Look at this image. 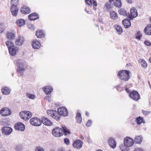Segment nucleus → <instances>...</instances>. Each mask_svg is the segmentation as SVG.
Here are the masks:
<instances>
[{
    "label": "nucleus",
    "instance_id": "nucleus-1",
    "mask_svg": "<svg viewBox=\"0 0 151 151\" xmlns=\"http://www.w3.org/2000/svg\"><path fill=\"white\" fill-rule=\"evenodd\" d=\"M118 77L121 80L127 81L129 79V72L126 70L120 71L118 74Z\"/></svg>",
    "mask_w": 151,
    "mask_h": 151
},
{
    "label": "nucleus",
    "instance_id": "nucleus-2",
    "mask_svg": "<svg viewBox=\"0 0 151 151\" xmlns=\"http://www.w3.org/2000/svg\"><path fill=\"white\" fill-rule=\"evenodd\" d=\"M18 0H12L11 4L12 5L11 10L12 14L14 16H16L17 14L18 9L17 8V5L18 4Z\"/></svg>",
    "mask_w": 151,
    "mask_h": 151
},
{
    "label": "nucleus",
    "instance_id": "nucleus-3",
    "mask_svg": "<svg viewBox=\"0 0 151 151\" xmlns=\"http://www.w3.org/2000/svg\"><path fill=\"white\" fill-rule=\"evenodd\" d=\"M19 115L22 119L26 121L29 120L32 116V114L29 111H24L20 112Z\"/></svg>",
    "mask_w": 151,
    "mask_h": 151
},
{
    "label": "nucleus",
    "instance_id": "nucleus-4",
    "mask_svg": "<svg viewBox=\"0 0 151 151\" xmlns=\"http://www.w3.org/2000/svg\"><path fill=\"white\" fill-rule=\"evenodd\" d=\"M64 132L62 128L57 127L54 128L52 131V135L57 137H60L63 135Z\"/></svg>",
    "mask_w": 151,
    "mask_h": 151
},
{
    "label": "nucleus",
    "instance_id": "nucleus-5",
    "mask_svg": "<svg viewBox=\"0 0 151 151\" xmlns=\"http://www.w3.org/2000/svg\"><path fill=\"white\" fill-rule=\"evenodd\" d=\"M47 113L49 116L56 120H58L60 119V116L55 111L52 110H47Z\"/></svg>",
    "mask_w": 151,
    "mask_h": 151
},
{
    "label": "nucleus",
    "instance_id": "nucleus-6",
    "mask_svg": "<svg viewBox=\"0 0 151 151\" xmlns=\"http://www.w3.org/2000/svg\"><path fill=\"white\" fill-rule=\"evenodd\" d=\"M134 144V140L131 138L126 137L124 138V144L127 147H132Z\"/></svg>",
    "mask_w": 151,
    "mask_h": 151
},
{
    "label": "nucleus",
    "instance_id": "nucleus-7",
    "mask_svg": "<svg viewBox=\"0 0 151 151\" xmlns=\"http://www.w3.org/2000/svg\"><path fill=\"white\" fill-rule=\"evenodd\" d=\"M58 114L60 115L66 116L68 115V111L66 108L64 107H60L58 109Z\"/></svg>",
    "mask_w": 151,
    "mask_h": 151
},
{
    "label": "nucleus",
    "instance_id": "nucleus-8",
    "mask_svg": "<svg viewBox=\"0 0 151 151\" xmlns=\"http://www.w3.org/2000/svg\"><path fill=\"white\" fill-rule=\"evenodd\" d=\"M30 122L32 125L36 126H40L41 124V121L39 118L37 117L31 118Z\"/></svg>",
    "mask_w": 151,
    "mask_h": 151
},
{
    "label": "nucleus",
    "instance_id": "nucleus-9",
    "mask_svg": "<svg viewBox=\"0 0 151 151\" xmlns=\"http://www.w3.org/2000/svg\"><path fill=\"white\" fill-rule=\"evenodd\" d=\"M0 114L3 116H7L11 114V110L8 108L5 107L2 108L0 111Z\"/></svg>",
    "mask_w": 151,
    "mask_h": 151
},
{
    "label": "nucleus",
    "instance_id": "nucleus-10",
    "mask_svg": "<svg viewBox=\"0 0 151 151\" xmlns=\"http://www.w3.org/2000/svg\"><path fill=\"white\" fill-rule=\"evenodd\" d=\"M130 97L134 100L137 101L140 98V96L136 91H133L129 95Z\"/></svg>",
    "mask_w": 151,
    "mask_h": 151
},
{
    "label": "nucleus",
    "instance_id": "nucleus-11",
    "mask_svg": "<svg viewBox=\"0 0 151 151\" xmlns=\"http://www.w3.org/2000/svg\"><path fill=\"white\" fill-rule=\"evenodd\" d=\"M83 142L80 140L78 139L74 141L73 144V147L77 149H80L82 146Z\"/></svg>",
    "mask_w": 151,
    "mask_h": 151
},
{
    "label": "nucleus",
    "instance_id": "nucleus-12",
    "mask_svg": "<svg viewBox=\"0 0 151 151\" xmlns=\"http://www.w3.org/2000/svg\"><path fill=\"white\" fill-rule=\"evenodd\" d=\"M45 125L47 126H50L52 125V122L48 118L43 116L42 118L41 122Z\"/></svg>",
    "mask_w": 151,
    "mask_h": 151
},
{
    "label": "nucleus",
    "instance_id": "nucleus-13",
    "mask_svg": "<svg viewBox=\"0 0 151 151\" xmlns=\"http://www.w3.org/2000/svg\"><path fill=\"white\" fill-rule=\"evenodd\" d=\"M2 133L7 135L10 134L12 131V129L10 127H4L2 129Z\"/></svg>",
    "mask_w": 151,
    "mask_h": 151
},
{
    "label": "nucleus",
    "instance_id": "nucleus-14",
    "mask_svg": "<svg viewBox=\"0 0 151 151\" xmlns=\"http://www.w3.org/2000/svg\"><path fill=\"white\" fill-rule=\"evenodd\" d=\"M15 129L18 131H23L25 129L24 125L21 122L16 124L14 126Z\"/></svg>",
    "mask_w": 151,
    "mask_h": 151
},
{
    "label": "nucleus",
    "instance_id": "nucleus-15",
    "mask_svg": "<svg viewBox=\"0 0 151 151\" xmlns=\"http://www.w3.org/2000/svg\"><path fill=\"white\" fill-rule=\"evenodd\" d=\"M18 50V48L14 45L12 47H9V53L11 55L13 56L15 55L16 54Z\"/></svg>",
    "mask_w": 151,
    "mask_h": 151
},
{
    "label": "nucleus",
    "instance_id": "nucleus-16",
    "mask_svg": "<svg viewBox=\"0 0 151 151\" xmlns=\"http://www.w3.org/2000/svg\"><path fill=\"white\" fill-rule=\"evenodd\" d=\"M130 17L132 18H135L138 15L137 10L135 8H132L130 9Z\"/></svg>",
    "mask_w": 151,
    "mask_h": 151
},
{
    "label": "nucleus",
    "instance_id": "nucleus-17",
    "mask_svg": "<svg viewBox=\"0 0 151 151\" xmlns=\"http://www.w3.org/2000/svg\"><path fill=\"white\" fill-rule=\"evenodd\" d=\"M32 45L34 49H36L39 48L41 46V44L40 42L36 40L32 41Z\"/></svg>",
    "mask_w": 151,
    "mask_h": 151
},
{
    "label": "nucleus",
    "instance_id": "nucleus-18",
    "mask_svg": "<svg viewBox=\"0 0 151 151\" xmlns=\"http://www.w3.org/2000/svg\"><path fill=\"white\" fill-rule=\"evenodd\" d=\"M109 145L113 148H114L116 146V143L115 140L112 138H110L109 140Z\"/></svg>",
    "mask_w": 151,
    "mask_h": 151
},
{
    "label": "nucleus",
    "instance_id": "nucleus-19",
    "mask_svg": "<svg viewBox=\"0 0 151 151\" xmlns=\"http://www.w3.org/2000/svg\"><path fill=\"white\" fill-rule=\"evenodd\" d=\"M122 23L125 28H129L131 26V22L129 19L122 21Z\"/></svg>",
    "mask_w": 151,
    "mask_h": 151
},
{
    "label": "nucleus",
    "instance_id": "nucleus-20",
    "mask_svg": "<svg viewBox=\"0 0 151 151\" xmlns=\"http://www.w3.org/2000/svg\"><path fill=\"white\" fill-rule=\"evenodd\" d=\"M45 92L46 94H50L52 91V88L50 86H46L43 87Z\"/></svg>",
    "mask_w": 151,
    "mask_h": 151
},
{
    "label": "nucleus",
    "instance_id": "nucleus-21",
    "mask_svg": "<svg viewBox=\"0 0 151 151\" xmlns=\"http://www.w3.org/2000/svg\"><path fill=\"white\" fill-rule=\"evenodd\" d=\"M144 31L146 34L150 35H151V25H148L145 28Z\"/></svg>",
    "mask_w": 151,
    "mask_h": 151
},
{
    "label": "nucleus",
    "instance_id": "nucleus-22",
    "mask_svg": "<svg viewBox=\"0 0 151 151\" xmlns=\"http://www.w3.org/2000/svg\"><path fill=\"white\" fill-rule=\"evenodd\" d=\"M110 15L111 18L112 19L116 20L117 19V14L114 11H110Z\"/></svg>",
    "mask_w": 151,
    "mask_h": 151
},
{
    "label": "nucleus",
    "instance_id": "nucleus-23",
    "mask_svg": "<svg viewBox=\"0 0 151 151\" xmlns=\"http://www.w3.org/2000/svg\"><path fill=\"white\" fill-rule=\"evenodd\" d=\"M17 25L19 27L23 26L25 24V21L22 19H18L16 22Z\"/></svg>",
    "mask_w": 151,
    "mask_h": 151
},
{
    "label": "nucleus",
    "instance_id": "nucleus-24",
    "mask_svg": "<svg viewBox=\"0 0 151 151\" xmlns=\"http://www.w3.org/2000/svg\"><path fill=\"white\" fill-rule=\"evenodd\" d=\"M29 19L31 20H34L38 18V15L36 13H33L29 14L28 17Z\"/></svg>",
    "mask_w": 151,
    "mask_h": 151
},
{
    "label": "nucleus",
    "instance_id": "nucleus-25",
    "mask_svg": "<svg viewBox=\"0 0 151 151\" xmlns=\"http://www.w3.org/2000/svg\"><path fill=\"white\" fill-rule=\"evenodd\" d=\"M24 42V38L22 37H19L16 40L15 43L16 45L20 46Z\"/></svg>",
    "mask_w": 151,
    "mask_h": 151
},
{
    "label": "nucleus",
    "instance_id": "nucleus-26",
    "mask_svg": "<svg viewBox=\"0 0 151 151\" xmlns=\"http://www.w3.org/2000/svg\"><path fill=\"white\" fill-rule=\"evenodd\" d=\"M21 12L24 14H29L30 12V10L29 8L24 6L21 8Z\"/></svg>",
    "mask_w": 151,
    "mask_h": 151
},
{
    "label": "nucleus",
    "instance_id": "nucleus-27",
    "mask_svg": "<svg viewBox=\"0 0 151 151\" xmlns=\"http://www.w3.org/2000/svg\"><path fill=\"white\" fill-rule=\"evenodd\" d=\"M44 33L42 30H38L36 33L37 37L39 38H41L44 37Z\"/></svg>",
    "mask_w": 151,
    "mask_h": 151
},
{
    "label": "nucleus",
    "instance_id": "nucleus-28",
    "mask_svg": "<svg viewBox=\"0 0 151 151\" xmlns=\"http://www.w3.org/2000/svg\"><path fill=\"white\" fill-rule=\"evenodd\" d=\"M6 37L8 39L13 40L15 38L14 35L12 33L9 32L7 33Z\"/></svg>",
    "mask_w": 151,
    "mask_h": 151
},
{
    "label": "nucleus",
    "instance_id": "nucleus-29",
    "mask_svg": "<svg viewBox=\"0 0 151 151\" xmlns=\"http://www.w3.org/2000/svg\"><path fill=\"white\" fill-rule=\"evenodd\" d=\"M114 28L119 34H120L123 32V29L122 28L119 26L116 25L114 26Z\"/></svg>",
    "mask_w": 151,
    "mask_h": 151
},
{
    "label": "nucleus",
    "instance_id": "nucleus-30",
    "mask_svg": "<svg viewBox=\"0 0 151 151\" xmlns=\"http://www.w3.org/2000/svg\"><path fill=\"white\" fill-rule=\"evenodd\" d=\"M119 13L120 14L124 16H126L127 14L126 10L122 8L120 9L119 10Z\"/></svg>",
    "mask_w": 151,
    "mask_h": 151
},
{
    "label": "nucleus",
    "instance_id": "nucleus-31",
    "mask_svg": "<svg viewBox=\"0 0 151 151\" xmlns=\"http://www.w3.org/2000/svg\"><path fill=\"white\" fill-rule=\"evenodd\" d=\"M114 4L117 7H120L121 6L122 3L120 0H114Z\"/></svg>",
    "mask_w": 151,
    "mask_h": 151
},
{
    "label": "nucleus",
    "instance_id": "nucleus-32",
    "mask_svg": "<svg viewBox=\"0 0 151 151\" xmlns=\"http://www.w3.org/2000/svg\"><path fill=\"white\" fill-rule=\"evenodd\" d=\"M1 91L3 94L6 95L9 94L10 92V89L7 87L4 88Z\"/></svg>",
    "mask_w": 151,
    "mask_h": 151
},
{
    "label": "nucleus",
    "instance_id": "nucleus-33",
    "mask_svg": "<svg viewBox=\"0 0 151 151\" xmlns=\"http://www.w3.org/2000/svg\"><path fill=\"white\" fill-rule=\"evenodd\" d=\"M62 129L63 130V132H64L63 134V135L64 134L65 135H67L70 133V130L66 127H62Z\"/></svg>",
    "mask_w": 151,
    "mask_h": 151
},
{
    "label": "nucleus",
    "instance_id": "nucleus-34",
    "mask_svg": "<svg viewBox=\"0 0 151 151\" xmlns=\"http://www.w3.org/2000/svg\"><path fill=\"white\" fill-rule=\"evenodd\" d=\"M109 1V2H106L105 4V6L108 9H111L112 8L113 5L111 4V2Z\"/></svg>",
    "mask_w": 151,
    "mask_h": 151
},
{
    "label": "nucleus",
    "instance_id": "nucleus-35",
    "mask_svg": "<svg viewBox=\"0 0 151 151\" xmlns=\"http://www.w3.org/2000/svg\"><path fill=\"white\" fill-rule=\"evenodd\" d=\"M76 119L78 123H80L81 122L82 119L80 113L78 112L76 116Z\"/></svg>",
    "mask_w": 151,
    "mask_h": 151
},
{
    "label": "nucleus",
    "instance_id": "nucleus-36",
    "mask_svg": "<svg viewBox=\"0 0 151 151\" xmlns=\"http://www.w3.org/2000/svg\"><path fill=\"white\" fill-rule=\"evenodd\" d=\"M142 137L141 136H137L135 138V140L137 143H140L142 141Z\"/></svg>",
    "mask_w": 151,
    "mask_h": 151
},
{
    "label": "nucleus",
    "instance_id": "nucleus-37",
    "mask_svg": "<svg viewBox=\"0 0 151 151\" xmlns=\"http://www.w3.org/2000/svg\"><path fill=\"white\" fill-rule=\"evenodd\" d=\"M6 45L8 47L9 49V47H12L14 45V44L13 42L11 41L8 40L6 42Z\"/></svg>",
    "mask_w": 151,
    "mask_h": 151
},
{
    "label": "nucleus",
    "instance_id": "nucleus-38",
    "mask_svg": "<svg viewBox=\"0 0 151 151\" xmlns=\"http://www.w3.org/2000/svg\"><path fill=\"white\" fill-rule=\"evenodd\" d=\"M17 65L18 68H20V67L23 68L24 67V63L21 60H18L17 62Z\"/></svg>",
    "mask_w": 151,
    "mask_h": 151
},
{
    "label": "nucleus",
    "instance_id": "nucleus-39",
    "mask_svg": "<svg viewBox=\"0 0 151 151\" xmlns=\"http://www.w3.org/2000/svg\"><path fill=\"white\" fill-rule=\"evenodd\" d=\"M119 148L122 151H128V149L126 146L122 144L119 146Z\"/></svg>",
    "mask_w": 151,
    "mask_h": 151
},
{
    "label": "nucleus",
    "instance_id": "nucleus-40",
    "mask_svg": "<svg viewBox=\"0 0 151 151\" xmlns=\"http://www.w3.org/2000/svg\"><path fill=\"white\" fill-rule=\"evenodd\" d=\"M140 63L142 66L144 68H146L147 67V64L146 62L144 60H141Z\"/></svg>",
    "mask_w": 151,
    "mask_h": 151
},
{
    "label": "nucleus",
    "instance_id": "nucleus-41",
    "mask_svg": "<svg viewBox=\"0 0 151 151\" xmlns=\"http://www.w3.org/2000/svg\"><path fill=\"white\" fill-rule=\"evenodd\" d=\"M26 95L28 98L31 99H34L35 98V95L32 94L30 93H27Z\"/></svg>",
    "mask_w": 151,
    "mask_h": 151
},
{
    "label": "nucleus",
    "instance_id": "nucleus-42",
    "mask_svg": "<svg viewBox=\"0 0 151 151\" xmlns=\"http://www.w3.org/2000/svg\"><path fill=\"white\" fill-rule=\"evenodd\" d=\"M20 68H18L19 69L18 71L21 73V75L22 76L25 70L24 67L22 68V67H20Z\"/></svg>",
    "mask_w": 151,
    "mask_h": 151
},
{
    "label": "nucleus",
    "instance_id": "nucleus-43",
    "mask_svg": "<svg viewBox=\"0 0 151 151\" xmlns=\"http://www.w3.org/2000/svg\"><path fill=\"white\" fill-rule=\"evenodd\" d=\"M136 120L137 123L139 124H141L143 121V119L140 117L137 118Z\"/></svg>",
    "mask_w": 151,
    "mask_h": 151
},
{
    "label": "nucleus",
    "instance_id": "nucleus-44",
    "mask_svg": "<svg viewBox=\"0 0 151 151\" xmlns=\"http://www.w3.org/2000/svg\"><path fill=\"white\" fill-rule=\"evenodd\" d=\"M142 36V34L140 32H138L136 35V38L137 40H139Z\"/></svg>",
    "mask_w": 151,
    "mask_h": 151
},
{
    "label": "nucleus",
    "instance_id": "nucleus-45",
    "mask_svg": "<svg viewBox=\"0 0 151 151\" xmlns=\"http://www.w3.org/2000/svg\"><path fill=\"white\" fill-rule=\"evenodd\" d=\"M35 151H45V150L42 147H38L35 149Z\"/></svg>",
    "mask_w": 151,
    "mask_h": 151
},
{
    "label": "nucleus",
    "instance_id": "nucleus-46",
    "mask_svg": "<svg viewBox=\"0 0 151 151\" xmlns=\"http://www.w3.org/2000/svg\"><path fill=\"white\" fill-rule=\"evenodd\" d=\"M86 3L88 6H92V3L91 0H85Z\"/></svg>",
    "mask_w": 151,
    "mask_h": 151
},
{
    "label": "nucleus",
    "instance_id": "nucleus-47",
    "mask_svg": "<svg viewBox=\"0 0 151 151\" xmlns=\"http://www.w3.org/2000/svg\"><path fill=\"white\" fill-rule=\"evenodd\" d=\"M14 149L17 151H19L21 150V148L20 145H17L15 146Z\"/></svg>",
    "mask_w": 151,
    "mask_h": 151
},
{
    "label": "nucleus",
    "instance_id": "nucleus-48",
    "mask_svg": "<svg viewBox=\"0 0 151 151\" xmlns=\"http://www.w3.org/2000/svg\"><path fill=\"white\" fill-rule=\"evenodd\" d=\"M4 26L2 24H0V33L2 32L4 30Z\"/></svg>",
    "mask_w": 151,
    "mask_h": 151
},
{
    "label": "nucleus",
    "instance_id": "nucleus-49",
    "mask_svg": "<svg viewBox=\"0 0 151 151\" xmlns=\"http://www.w3.org/2000/svg\"><path fill=\"white\" fill-rule=\"evenodd\" d=\"M28 27L32 30H34L35 28V26L32 24H29L28 25Z\"/></svg>",
    "mask_w": 151,
    "mask_h": 151
},
{
    "label": "nucleus",
    "instance_id": "nucleus-50",
    "mask_svg": "<svg viewBox=\"0 0 151 151\" xmlns=\"http://www.w3.org/2000/svg\"><path fill=\"white\" fill-rule=\"evenodd\" d=\"M144 43L145 45L148 46H150L151 45V42L148 40H146L145 41Z\"/></svg>",
    "mask_w": 151,
    "mask_h": 151
},
{
    "label": "nucleus",
    "instance_id": "nucleus-51",
    "mask_svg": "<svg viewBox=\"0 0 151 151\" xmlns=\"http://www.w3.org/2000/svg\"><path fill=\"white\" fill-rule=\"evenodd\" d=\"M142 112L143 114L145 115L148 114L150 112V111H145V110H142Z\"/></svg>",
    "mask_w": 151,
    "mask_h": 151
},
{
    "label": "nucleus",
    "instance_id": "nucleus-52",
    "mask_svg": "<svg viewBox=\"0 0 151 151\" xmlns=\"http://www.w3.org/2000/svg\"><path fill=\"white\" fill-rule=\"evenodd\" d=\"M64 142L67 145H68L69 144V140L68 138H65L64 139Z\"/></svg>",
    "mask_w": 151,
    "mask_h": 151
},
{
    "label": "nucleus",
    "instance_id": "nucleus-53",
    "mask_svg": "<svg viewBox=\"0 0 151 151\" xmlns=\"http://www.w3.org/2000/svg\"><path fill=\"white\" fill-rule=\"evenodd\" d=\"M91 125V121L90 120H89L88 121L87 123H86V125L87 126H90Z\"/></svg>",
    "mask_w": 151,
    "mask_h": 151
},
{
    "label": "nucleus",
    "instance_id": "nucleus-54",
    "mask_svg": "<svg viewBox=\"0 0 151 151\" xmlns=\"http://www.w3.org/2000/svg\"><path fill=\"white\" fill-rule=\"evenodd\" d=\"M127 2L129 4H132V0H126Z\"/></svg>",
    "mask_w": 151,
    "mask_h": 151
},
{
    "label": "nucleus",
    "instance_id": "nucleus-55",
    "mask_svg": "<svg viewBox=\"0 0 151 151\" xmlns=\"http://www.w3.org/2000/svg\"><path fill=\"white\" fill-rule=\"evenodd\" d=\"M45 99L48 100V101H49L50 99V97L48 96H47L45 97Z\"/></svg>",
    "mask_w": 151,
    "mask_h": 151
},
{
    "label": "nucleus",
    "instance_id": "nucleus-56",
    "mask_svg": "<svg viewBox=\"0 0 151 151\" xmlns=\"http://www.w3.org/2000/svg\"><path fill=\"white\" fill-rule=\"evenodd\" d=\"M93 4L95 6H97V4L96 3V2L94 1V0H93Z\"/></svg>",
    "mask_w": 151,
    "mask_h": 151
},
{
    "label": "nucleus",
    "instance_id": "nucleus-57",
    "mask_svg": "<svg viewBox=\"0 0 151 151\" xmlns=\"http://www.w3.org/2000/svg\"><path fill=\"white\" fill-rule=\"evenodd\" d=\"M134 151H143V150L140 148H137Z\"/></svg>",
    "mask_w": 151,
    "mask_h": 151
},
{
    "label": "nucleus",
    "instance_id": "nucleus-58",
    "mask_svg": "<svg viewBox=\"0 0 151 151\" xmlns=\"http://www.w3.org/2000/svg\"><path fill=\"white\" fill-rule=\"evenodd\" d=\"M126 91L127 92H129V90L128 89L126 88Z\"/></svg>",
    "mask_w": 151,
    "mask_h": 151
},
{
    "label": "nucleus",
    "instance_id": "nucleus-59",
    "mask_svg": "<svg viewBox=\"0 0 151 151\" xmlns=\"http://www.w3.org/2000/svg\"><path fill=\"white\" fill-rule=\"evenodd\" d=\"M50 151H55V150L53 149H51L50 150Z\"/></svg>",
    "mask_w": 151,
    "mask_h": 151
},
{
    "label": "nucleus",
    "instance_id": "nucleus-60",
    "mask_svg": "<svg viewBox=\"0 0 151 151\" xmlns=\"http://www.w3.org/2000/svg\"><path fill=\"white\" fill-rule=\"evenodd\" d=\"M149 61L151 63V57L149 59Z\"/></svg>",
    "mask_w": 151,
    "mask_h": 151
},
{
    "label": "nucleus",
    "instance_id": "nucleus-61",
    "mask_svg": "<svg viewBox=\"0 0 151 151\" xmlns=\"http://www.w3.org/2000/svg\"><path fill=\"white\" fill-rule=\"evenodd\" d=\"M59 151H64L62 149H59Z\"/></svg>",
    "mask_w": 151,
    "mask_h": 151
},
{
    "label": "nucleus",
    "instance_id": "nucleus-62",
    "mask_svg": "<svg viewBox=\"0 0 151 151\" xmlns=\"http://www.w3.org/2000/svg\"><path fill=\"white\" fill-rule=\"evenodd\" d=\"M96 151H103L102 150H97Z\"/></svg>",
    "mask_w": 151,
    "mask_h": 151
},
{
    "label": "nucleus",
    "instance_id": "nucleus-63",
    "mask_svg": "<svg viewBox=\"0 0 151 151\" xmlns=\"http://www.w3.org/2000/svg\"><path fill=\"white\" fill-rule=\"evenodd\" d=\"M86 115L88 116V113L86 112Z\"/></svg>",
    "mask_w": 151,
    "mask_h": 151
},
{
    "label": "nucleus",
    "instance_id": "nucleus-64",
    "mask_svg": "<svg viewBox=\"0 0 151 151\" xmlns=\"http://www.w3.org/2000/svg\"><path fill=\"white\" fill-rule=\"evenodd\" d=\"M150 22H151V17H150Z\"/></svg>",
    "mask_w": 151,
    "mask_h": 151
}]
</instances>
